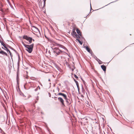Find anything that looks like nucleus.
<instances>
[{
    "label": "nucleus",
    "instance_id": "6e6552de",
    "mask_svg": "<svg viewBox=\"0 0 134 134\" xmlns=\"http://www.w3.org/2000/svg\"><path fill=\"white\" fill-rule=\"evenodd\" d=\"M0 50H1L0 51V53L1 54L4 55H5L6 56H7V54L6 53L4 52V51H2L1 49Z\"/></svg>",
    "mask_w": 134,
    "mask_h": 134
},
{
    "label": "nucleus",
    "instance_id": "412c9836",
    "mask_svg": "<svg viewBox=\"0 0 134 134\" xmlns=\"http://www.w3.org/2000/svg\"><path fill=\"white\" fill-rule=\"evenodd\" d=\"M38 88H39V89H40V87L39 86H38Z\"/></svg>",
    "mask_w": 134,
    "mask_h": 134
},
{
    "label": "nucleus",
    "instance_id": "393cba45",
    "mask_svg": "<svg viewBox=\"0 0 134 134\" xmlns=\"http://www.w3.org/2000/svg\"><path fill=\"white\" fill-rule=\"evenodd\" d=\"M1 11H2V10H1Z\"/></svg>",
    "mask_w": 134,
    "mask_h": 134
},
{
    "label": "nucleus",
    "instance_id": "f3484780",
    "mask_svg": "<svg viewBox=\"0 0 134 134\" xmlns=\"http://www.w3.org/2000/svg\"><path fill=\"white\" fill-rule=\"evenodd\" d=\"M74 77L77 79H78V77L76 75H74Z\"/></svg>",
    "mask_w": 134,
    "mask_h": 134
},
{
    "label": "nucleus",
    "instance_id": "b1692460",
    "mask_svg": "<svg viewBox=\"0 0 134 134\" xmlns=\"http://www.w3.org/2000/svg\"><path fill=\"white\" fill-rule=\"evenodd\" d=\"M37 101L36 100H35V103H36Z\"/></svg>",
    "mask_w": 134,
    "mask_h": 134
},
{
    "label": "nucleus",
    "instance_id": "2eb2a0df",
    "mask_svg": "<svg viewBox=\"0 0 134 134\" xmlns=\"http://www.w3.org/2000/svg\"><path fill=\"white\" fill-rule=\"evenodd\" d=\"M79 35H78L77 34L75 36V37H76V38H77V39H78L80 37Z\"/></svg>",
    "mask_w": 134,
    "mask_h": 134
},
{
    "label": "nucleus",
    "instance_id": "9b49d317",
    "mask_svg": "<svg viewBox=\"0 0 134 134\" xmlns=\"http://www.w3.org/2000/svg\"><path fill=\"white\" fill-rule=\"evenodd\" d=\"M76 31L77 33H78V34H79V35L80 36H81V32L80 31L79 29L78 28H76Z\"/></svg>",
    "mask_w": 134,
    "mask_h": 134
},
{
    "label": "nucleus",
    "instance_id": "39448f33",
    "mask_svg": "<svg viewBox=\"0 0 134 134\" xmlns=\"http://www.w3.org/2000/svg\"><path fill=\"white\" fill-rule=\"evenodd\" d=\"M46 0H43V2H42L41 3L40 2L39 3V6L40 8H42L44 7L45 5Z\"/></svg>",
    "mask_w": 134,
    "mask_h": 134
},
{
    "label": "nucleus",
    "instance_id": "dca6fc26",
    "mask_svg": "<svg viewBox=\"0 0 134 134\" xmlns=\"http://www.w3.org/2000/svg\"><path fill=\"white\" fill-rule=\"evenodd\" d=\"M0 42H1V44H2V45L3 46V45H4V44H5L2 41H0Z\"/></svg>",
    "mask_w": 134,
    "mask_h": 134
},
{
    "label": "nucleus",
    "instance_id": "4be33fe9",
    "mask_svg": "<svg viewBox=\"0 0 134 134\" xmlns=\"http://www.w3.org/2000/svg\"><path fill=\"white\" fill-rule=\"evenodd\" d=\"M32 41H34L35 40L34 39H32Z\"/></svg>",
    "mask_w": 134,
    "mask_h": 134
},
{
    "label": "nucleus",
    "instance_id": "a878e982",
    "mask_svg": "<svg viewBox=\"0 0 134 134\" xmlns=\"http://www.w3.org/2000/svg\"><path fill=\"white\" fill-rule=\"evenodd\" d=\"M41 0H40V1H41Z\"/></svg>",
    "mask_w": 134,
    "mask_h": 134
},
{
    "label": "nucleus",
    "instance_id": "7ed1b4c3",
    "mask_svg": "<svg viewBox=\"0 0 134 134\" xmlns=\"http://www.w3.org/2000/svg\"><path fill=\"white\" fill-rule=\"evenodd\" d=\"M23 39H25L29 41V44L31 43H32V38L29 37L27 35H24L23 37Z\"/></svg>",
    "mask_w": 134,
    "mask_h": 134
},
{
    "label": "nucleus",
    "instance_id": "20e7f679",
    "mask_svg": "<svg viewBox=\"0 0 134 134\" xmlns=\"http://www.w3.org/2000/svg\"><path fill=\"white\" fill-rule=\"evenodd\" d=\"M53 52L57 55H59L62 53V52L58 48H55L53 49Z\"/></svg>",
    "mask_w": 134,
    "mask_h": 134
},
{
    "label": "nucleus",
    "instance_id": "1a4fd4ad",
    "mask_svg": "<svg viewBox=\"0 0 134 134\" xmlns=\"http://www.w3.org/2000/svg\"><path fill=\"white\" fill-rule=\"evenodd\" d=\"M101 68L105 72L106 70V66L104 65H102L101 66Z\"/></svg>",
    "mask_w": 134,
    "mask_h": 134
},
{
    "label": "nucleus",
    "instance_id": "aec40b11",
    "mask_svg": "<svg viewBox=\"0 0 134 134\" xmlns=\"http://www.w3.org/2000/svg\"><path fill=\"white\" fill-rule=\"evenodd\" d=\"M86 106H90V104L89 105V104H88V105H86Z\"/></svg>",
    "mask_w": 134,
    "mask_h": 134
},
{
    "label": "nucleus",
    "instance_id": "4468645a",
    "mask_svg": "<svg viewBox=\"0 0 134 134\" xmlns=\"http://www.w3.org/2000/svg\"><path fill=\"white\" fill-rule=\"evenodd\" d=\"M76 40L78 41L79 43L81 45L82 44V42H81L80 40L79 39H76Z\"/></svg>",
    "mask_w": 134,
    "mask_h": 134
},
{
    "label": "nucleus",
    "instance_id": "f03ea898",
    "mask_svg": "<svg viewBox=\"0 0 134 134\" xmlns=\"http://www.w3.org/2000/svg\"><path fill=\"white\" fill-rule=\"evenodd\" d=\"M58 95L63 96L64 99L65 100L67 105H69L70 104H71V101L70 99L67 98L66 95V94L62 93H59L58 94Z\"/></svg>",
    "mask_w": 134,
    "mask_h": 134
},
{
    "label": "nucleus",
    "instance_id": "5701e85b",
    "mask_svg": "<svg viewBox=\"0 0 134 134\" xmlns=\"http://www.w3.org/2000/svg\"><path fill=\"white\" fill-rule=\"evenodd\" d=\"M2 48L3 49H4L3 47H2Z\"/></svg>",
    "mask_w": 134,
    "mask_h": 134
},
{
    "label": "nucleus",
    "instance_id": "0eeeda50",
    "mask_svg": "<svg viewBox=\"0 0 134 134\" xmlns=\"http://www.w3.org/2000/svg\"><path fill=\"white\" fill-rule=\"evenodd\" d=\"M8 46V45L7 44H4L3 46L5 48V49L7 51H8L9 52L10 55H11V53L9 49L7 47Z\"/></svg>",
    "mask_w": 134,
    "mask_h": 134
},
{
    "label": "nucleus",
    "instance_id": "6ab92c4d",
    "mask_svg": "<svg viewBox=\"0 0 134 134\" xmlns=\"http://www.w3.org/2000/svg\"><path fill=\"white\" fill-rule=\"evenodd\" d=\"M74 81L76 83V82H77V81H76L75 80H74Z\"/></svg>",
    "mask_w": 134,
    "mask_h": 134
},
{
    "label": "nucleus",
    "instance_id": "a211bd4d",
    "mask_svg": "<svg viewBox=\"0 0 134 134\" xmlns=\"http://www.w3.org/2000/svg\"><path fill=\"white\" fill-rule=\"evenodd\" d=\"M36 100H38V96H37L36 97Z\"/></svg>",
    "mask_w": 134,
    "mask_h": 134
},
{
    "label": "nucleus",
    "instance_id": "9d476101",
    "mask_svg": "<svg viewBox=\"0 0 134 134\" xmlns=\"http://www.w3.org/2000/svg\"><path fill=\"white\" fill-rule=\"evenodd\" d=\"M75 28L73 29H72V35L75 37V36L77 34L76 32L75 31Z\"/></svg>",
    "mask_w": 134,
    "mask_h": 134
},
{
    "label": "nucleus",
    "instance_id": "ddd939ff",
    "mask_svg": "<svg viewBox=\"0 0 134 134\" xmlns=\"http://www.w3.org/2000/svg\"><path fill=\"white\" fill-rule=\"evenodd\" d=\"M86 50L87 51L89 52L90 53H91L92 52V51L88 47H86Z\"/></svg>",
    "mask_w": 134,
    "mask_h": 134
},
{
    "label": "nucleus",
    "instance_id": "f257e3e1",
    "mask_svg": "<svg viewBox=\"0 0 134 134\" xmlns=\"http://www.w3.org/2000/svg\"><path fill=\"white\" fill-rule=\"evenodd\" d=\"M22 43L25 47V49L27 51L30 53L32 52L34 46V43H32V44L29 45L25 44L23 42H22Z\"/></svg>",
    "mask_w": 134,
    "mask_h": 134
},
{
    "label": "nucleus",
    "instance_id": "f8f14e48",
    "mask_svg": "<svg viewBox=\"0 0 134 134\" xmlns=\"http://www.w3.org/2000/svg\"><path fill=\"white\" fill-rule=\"evenodd\" d=\"M33 29L35 31V32H38L39 31V29L37 27H36L35 26H33Z\"/></svg>",
    "mask_w": 134,
    "mask_h": 134
},
{
    "label": "nucleus",
    "instance_id": "423d86ee",
    "mask_svg": "<svg viewBox=\"0 0 134 134\" xmlns=\"http://www.w3.org/2000/svg\"><path fill=\"white\" fill-rule=\"evenodd\" d=\"M58 99L59 101L61 103L63 106L64 107L65 106L64 101L63 99L61 97H59L58 98Z\"/></svg>",
    "mask_w": 134,
    "mask_h": 134
}]
</instances>
